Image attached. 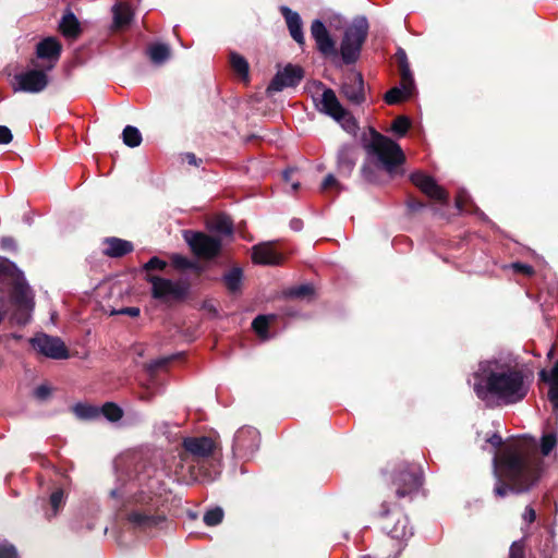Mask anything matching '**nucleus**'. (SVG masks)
Returning <instances> with one entry per match:
<instances>
[{"label": "nucleus", "mask_w": 558, "mask_h": 558, "mask_svg": "<svg viewBox=\"0 0 558 558\" xmlns=\"http://www.w3.org/2000/svg\"><path fill=\"white\" fill-rule=\"evenodd\" d=\"M116 485L109 496L112 507L122 508L134 504L135 508L128 514L133 529L147 531L162 522L163 515L157 512L159 497L153 493L157 483L153 470L147 469L138 453L119 456L114 460Z\"/></svg>", "instance_id": "1"}, {"label": "nucleus", "mask_w": 558, "mask_h": 558, "mask_svg": "<svg viewBox=\"0 0 558 558\" xmlns=\"http://www.w3.org/2000/svg\"><path fill=\"white\" fill-rule=\"evenodd\" d=\"M473 389L486 405L490 407L495 402L508 405L526 397L530 380L519 367L508 362L489 360L478 364L474 373Z\"/></svg>", "instance_id": "2"}, {"label": "nucleus", "mask_w": 558, "mask_h": 558, "mask_svg": "<svg viewBox=\"0 0 558 558\" xmlns=\"http://www.w3.org/2000/svg\"><path fill=\"white\" fill-rule=\"evenodd\" d=\"M495 474L500 471L501 476L510 482L507 485L498 477L495 495L505 497L508 492L517 494L525 493L533 487L539 478L541 459L536 456H530L520 446L514 449H508L501 458L497 456L493 459Z\"/></svg>", "instance_id": "3"}, {"label": "nucleus", "mask_w": 558, "mask_h": 558, "mask_svg": "<svg viewBox=\"0 0 558 558\" xmlns=\"http://www.w3.org/2000/svg\"><path fill=\"white\" fill-rule=\"evenodd\" d=\"M0 283L11 286L10 299L16 306L12 316L20 325H25L29 320L31 312L34 307L33 292L27 284L23 272L16 265L5 257L0 256Z\"/></svg>", "instance_id": "4"}, {"label": "nucleus", "mask_w": 558, "mask_h": 558, "mask_svg": "<svg viewBox=\"0 0 558 558\" xmlns=\"http://www.w3.org/2000/svg\"><path fill=\"white\" fill-rule=\"evenodd\" d=\"M371 141L364 145V148L371 157L376 158L383 169L391 173L397 166L404 161L401 147L374 129H371Z\"/></svg>", "instance_id": "5"}, {"label": "nucleus", "mask_w": 558, "mask_h": 558, "mask_svg": "<svg viewBox=\"0 0 558 558\" xmlns=\"http://www.w3.org/2000/svg\"><path fill=\"white\" fill-rule=\"evenodd\" d=\"M183 451L180 453V460L183 463H190L187 472L191 476H196L194 463H203L211 458L216 450L217 444L207 436H190L182 441Z\"/></svg>", "instance_id": "6"}, {"label": "nucleus", "mask_w": 558, "mask_h": 558, "mask_svg": "<svg viewBox=\"0 0 558 558\" xmlns=\"http://www.w3.org/2000/svg\"><path fill=\"white\" fill-rule=\"evenodd\" d=\"M368 34V22L366 17H356L353 23L345 29L340 52L344 63H354L361 52V48Z\"/></svg>", "instance_id": "7"}, {"label": "nucleus", "mask_w": 558, "mask_h": 558, "mask_svg": "<svg viewBox=\"0 0 558 558\" xmlns=\"http://www.w3.org/2000/svg\"><path fill=\"white\" fill-rule=\"evenodd\" d=\"M381 529L391 538L408 539L413 535V527L408 517L395 505L383 502L379 512Z\"/></svg>", "instance_id": "8"}, {"label": "nucleus", "mask_w": 558, "mask_h": 558, "mask_svg": "<svg viewBox=\"0 0 558 558\" xmlns=\"http://www.w3.org/2000/svg\"><path fill=\"white\" fill-rule=\"evenodd\" d=\"M183 238L192 252L201 258H214L221 250V240L204 232L185 230Z\"/></svg>", "instance_id": "9"}, {"label": "nucleus", "mask_w": 558, "mask_h": 558, "mask_svg": "<svg viewBox=\"0 0 558 558\" xmlns=\"http://www.w3.org/2000/svg\"><path fill=\"white\" fill-rule=\"evenodd\" d=\"M151 286V295L161 301L181 300L187 293V284L182 280H171L154 275H147Z\"/></svg>", "instance_id": "10"}, {"label": "nucleus", "mask_w": 558, "mask_h": 558, "mask_svg": "<svg viewBox=\"0 0 558 558\" xmlns=\"http://www.w3.org/2000/svg\"><path fill=\"white\" fill-rule=\"evenodd\" d=\"M422 473L412 464L402 465L395 474L392 485L398 498L412 497L422 486Z\"/></svg>", "instance_id": "11"}, {"label": "nucleus", "mask_w": 558, "mask_h": 558, "mask_svg": "<svg viewBox=\"0 0 558 558\" xmlns=\"http://www.w3.org/2000/svg\"><path fill=\"white\" fill-rule=\"evenodd\" d=\"M32 65L34 69L15 75L16 86H14V92L37 94L48 86L49 80L46 71L38 69L39 65L36 61H32Z\"/></svg>", "instance_id": "12"}, {"label": "nucleus", "mask_w": 558, "mask_h": 558, "mask_svg": "<svg viewBox=\"0 0 558 558\" xmlns=\"http://www.w3.org/2000/svg\"><path fill=\"white\" fill-rule=\"evenodd\" d=\"M31 343L36 351L49 359L64 360L69 357L64 342L58 337L39 333L31 339Z\"/></svg>", "instance_id": "13"}, {"label": "nucleus", "mask_w": 558, "mask_h": 558, "mask_svg": "<svg viewBox=\"0 0 558 558\" xmlns=\"http://www.w3.org/2000/svg\"><path fill=\"white\" fill-rule=\"evenodd\" d=\"M259 432L251 426L238 429L233 439V451L242 458H251L259 448Z\"/></svg>", "instance_id": "14"}, {"label": "nucleus", "mask_w": 558, "mask_h": 558, "mask_svg": "<svg viewBox=\"0 0 558 558\" xmlns=\"http://www.w3.org/2000/svg\"><path fill=\"white\" fill-rule=\"evenodd\" d=\"M303 78L301 66L288 64L281 71H278L267 87V93L281 92L286 87L296 86Z\"/></svg>", "instance_id": "15"}, {"label": "nucleus", "mask_w": 558, "mask_h": 558, "mask_svg": "<svg viewBox=\"0 0 558 558\" xmlns=\"http://www.w3.org/2000/svg\"><path fill=\"white\" fill-rule=\"evenodd\" d=\"M341 92L343 96L354 105H361L365 101L364 81L359 72H349L343 80Z\"/></svg>", "instance_id": "16"}, {"label": "nucleus", "mask_w": 558, "mask_h": 558, "mask_svg": "<svg viewBox=\"0 0 558 558\" xmlns=\"http://www.w3.org/2000/svg\"><path fill=\"white\" fill-rule=\"evenodd\" d=\"M411 181L428 197L440 203H447L448 194L432 177L422 172H415L411 174Z\"/></svg>", "instance_id": "17"}, {"label": "nucleus", "mask_w": 558, "mask_h": 558, "mask_svg": "<svg viewBox=\"0 0 558 558\" xmlns=\"http://www.w3.org/2000/svg\"><path fill=\"white\" fill-rule=\"evenodd\" d=\"M61 54V45L60 43L52 38L48 37L41 41H39L36 46V56L38 59H44L48 61V65L45 66L46 71H50L54 68Z\"/></svg>", "instance_id": "18"}, {"label": "nucleus", "mask_w": 558, "mask_h": 558, "mask_svg": "<svg viewBox=\"0 0 558 558\" xmlns=\"http://www.w3.org/2000/svg\"><path fill=\"white\" fill-rule=\"evenodd\" d=\"M359 151L354 145H342L337 153V169L341 175L349 177L356 163Z\"/></svg>", "instance_id": "19"}, {"label": "nucleus", "mask_w": 558, "mask_h": 558, "mask_svg": "<svg viewBox=\"0 0 558 558\" xmlns=\"http://www.w3.org/2000/svg\"><path fill=\"white\" fill-rule=\"evenodd\" d=\"M311 35L316 41L317 49L323 54H331L335 52V41L320 20L313 21L311 25Z\"/></svg>", "instance_id": "20"}, {"label": "nucleus", "mask_w": 558, "mask_h": 558, "mask_svg": "<svg viewBox=\"0 0 558 558\" xmlns=\"http://www.w3.org/2000/svg\"><path fill=\"white\" fill-rule=\"evenodd\" d=\"M252 259L259 265H278L281 256L274 250L271 244L264 243L253 247Z\"/></svg>", "instance_id": "21"}, {"label": "nucleus", "mask_w": 558, "mask_h": 558, "mask_svg": "<svg viewBox=\"0 0 558 558\" xmlns=\"http://www.w3.org/2000/svg\"><path fill=\"white\" fill-rule=\"evenodd\" d=\"M291 37L299 44H304V35L300 14L288 7H281Z\"/></svg>", "instance_id": "22"}, {"label": "nucleus", "mask_w": 558, "mask_h": 558, "mask_svg": "<svg viewBox=\"0 0 558 558\" xmlns=\"http://www.w3.org/2000/svg\"><path fill=\"white\" fill-rule=\"evenodd\" d=\"M317 107L322 112L330 116L331 118H335V116H338L339 113L341 114L344 110L335 92L330 88L324 89Z\"/></svg>", "instance_id": "23"}, {"label": "nucleus", "mask_w": 558, "mask_h": 558, "mask_svg": "<svg viewBox=\"0 0 558 558\" xmlns=\"http://www.w3.org/2000/svg\"><path fill=\"white\" fill-rule=\"evenodd\" d=\"M104 254L109 257H122L133 251V244L130 241L119 238H107L104 240Z\"/></svg>", "instance_id": "24"}, {"label": "nucleus", "mask_w": 558, "mask_h": 558, "mask_svg": "<svg viewBox=\"0 0 558 558\" xmlns=\"http://www.w3.org/2000/svg\"><path fill=\"white\" fill-rule=\"evenodd\" d=\"M538 376L542 381L549 384L548 399L553 403L554 410L558 411V361L550 372L542 369Z\"/></svg>", "instance_id": "25"}, {"label": "nucleus", "mask_w": 558, "mask_h": 558, "mask_svg": "<svg viewBox=\"0 0 558 558\" xmlns=\"http://www.w3.org/2000/svg\"><path fill=\"white\" fill-rule=\"evenodd\" d=\"M60 31L66 38H76L81 33V25L73 12L68 11L61 22Z\"/></svg>", "instance_id": "26"}, {"label": "nucleus", "mask_w": 558, "mask_h": 558, "mask_svg": "<svg viewBox=\"0 0 558 558\" xmlns=\"http://www.w3.org/2000/svg\"><path fill=\"white\" fill-rule=\"evenodd\" d=\"M113 12V23L117 27L126 26L133 16L132 10L130 5L125 3H118L112 9Z\"/></svg>", "instance_id": "27"}, {"label": "nucleus", "mask_w": 558, "mask_h": 558, "mask_svg": "<svg viewBox=\"0 0 558 558\" xmlns=\"http://www.w3.org/2000/svg\"><path fill=\"white\" fill-rule=\"evenodd\" d=\"M148 56L155 64H161L170 57V48L165 44L151 45L148 50Z\"/></svg>", "instance_id": "28"}, {"label": "nucleus", "mask_w": 558, "mask_h": 558, "mask_svg": "<svg viewBox=\"0 0 558 558\" xmlns=\"http://www.w3.org/2000/svg\"><path fill=\"white\" fill-rule=\"evenodd\" d=\"M242 269L234 267L223 276V282L230 292H236L242 283Z\"/></svg>", "instance_id": "29"}, {"label": "nucleus", "mask_w": 558, "mask_h": 558, "mask_svg": "<svg viewBox=\"0 0 558 558\" xmlns=\"http://www.w3.org/2000/svg\"><path fill=\"white\" fill-rule=\"evenodd\" d=\"M230 63L233 71L243 80H248V63L247 61L236 52H231Z\"/></svg>", "instance_id": "30"}, {"label": "nucleus", "mask_w": 558, "mask_h": 558, "mask_svg": "<svg viewBox=\"0 0 558 558\" xmlns=\"http://www.w3.org/2000/svg\"><path fill=\"white\" fill-rule=\"evenodd\" d=\"M333 119L339 122L342 129L349 134H355L359 130V124L355 118L345 109L341 114L339 113L338 116H335Z\"/></svg>", "instance_id": "31"}, {"label": "nucleus", "mask_w": 558, "mask_h": 558, "mask_svg": "<svg viewBox=\"0 0 558 558\" xmlns=\"http://www.w3.org/2000/svg\"><path fill=\"white\" fill-rule=\"evenodd\" d=\"M413 89H403V85L396 86L389 89L385 95V101L388 105H395L400 102L402 99L408 98L412 95Z\"/></svg>", "instance_id": "32"}, {"label": "nucleus", "mask_w": 558, "mask_h": 558, "mask_svg": "<svg viewBox=\"0 0 558 558\" xmlns=\"http://www.w3.org/2000/svg\"><path fill=\"white\" fill-rule=\"evenodd\" d=\"M123 415L122 409L112 402H107L99 408V417L104 416L109 422H117Z\"/></svg>", "instance_id": "33"}, {"label": "nucleus", "mask_w": 558, "mask_h": 558, "mask_svg": "<svg viewBox=\"0 0 558 558\" xmlns=\"http://www.w3.org/2000/svg\"><path fill=\"white\" fill-rule=\"evenodd\" d=\"M74 413L82 420L99 418V407L78 403L74 407Z\"/></svg>", "instance_id": "34"}, {"label": "nucleus", "mask_w": 558, "mask_h": 558, "mask_svg": "<svg viewBox=\"0 0 558 558\" xmlns=\"http://www.w3.org/2000/svg\"><path fill=\"white\" fill-rule=\"evenodd\" d=\"M123 143L129 147H137L142 143V134L137 128L128 125L122 132Z\"/></svg>", "instance_id": "35"}, {"label": "nucleus", "mask_w": 558, "mask_h": 558, "mask_svg": "<svg viewBox=\"0 0 558 558\" xmlns=\"http://www.w3.org/2000/svg\"><path fill=\"white\" fill-rule=\"evenodd\" d=\"M271 319H274L272 315H258L252 323L253 329L263 340L269 338L267 329Z\"/></svg>", "instance_id": "36"}, {"label": "nucleus", "mask_w": 558, "mask_h": 558, "mask_svg": "<svg viewBox=\"0 0 558 558\" xmlns=\"http://www.w3.org/2000/svg\"><path fill=\"white\" fill-rule=\"evenodd\" d=\"M558 434L557 432L545 433L541 439V452L543 456H548L551 450L557 446Z\"/></svg>", "instance_id": "37"}, {"label": "nucleus", "mask_w": 558, "mask_h": 558, "mask_svg": "<svg viewBox=\"0 0 558 558\" xmlns=\"http://www.w3.org/2000/svg\"><path fill=\"white\" fill-rule=\"evenodd\" d=\"M64 505V493L62 489H57L50 496L51 513H47V517H56Z\"/></svg>", "instance_id": "38"}, {"label": "nucleus", "mask_w": 558, "mask_h": 558, "mask_svg": "<svg viewBox=\"0 0 558 558\" xmlns=\"http://www.w3.org/2000/svg\"><path fill=\"white\" fill-rule=\"evenodd\" d=\"M223 519V510L220 507L209 509L204 514V522L208 526H215L219 524Z\"/></svg>", "instance_id": "39"}, {"label": "nucleus", "mask_w": 558, "mask_h": 558, "mask_svg": "<svg viewBox=\"0 0 558 558\" xmlns=\"http://www.w3.org/2000/svg\"><path fill=\"white\" fill-rule=\"evenodd\" d=\"M409 128H410V120L404 116H400V117L396 118L391 124V131L399 137L405 135Z\"/></svg>", "instance_id": "40"}, {"label": "nucleus", "mask_w": 558, "mask_h": 558, "mask_svg": "<svg viewBox=\"0 0 558 558\" xmlns=\"http://www.w3.org/2000/svg\"><path fill=\"white\" fill-rule=\"evenodd\" d=\"M401 76V84L403 85V89H413L414 90V80L410 70V65H404L399 69Z\"/></svg>", "instance_id": "41"}, {"label": "nucleus", "mask_w": 558, "mask_h": 558, "mask_svg": "<svg viewBox=\"0 0 558 558\" xmlns=\"http://www.w3.org/2000/svg\"><path fill=\"white\" fill-rule=\"evenodd\" d=\"M215 229L221 234L230 235L232 233V222L229 218H219L216 222Z\"/></svg>", "instance_id": "42"}, {"label": "nucleus", "mask_w": 558, "mask_h": 558, "mask_svg": "<svg viewBox=\"0 0 558 558\" xmlns=\"http://www.w3.org/2000/svg\"><path fill=\"white\" fill-rule=\"evenodd\" d=\"M298 171L295 169H288L283 172V180L290 184L291 192H296L300 186V181L294 179V174Z\"/></svg>", "instance_id": "43"}, {"label": "nucleus", "mask_w": 558, "mask_h": 558, "mask_svg": "<svg viewBox=\"0 0 558 558\" xmlns=\"http://www.w3.org/2000/svg\"><path fill=\"white\" fill-rule=\"evenodd\" d=\"M171 356H168L153 360L146 365V369L148 373L153 374L158 369L162 368L163 366H166L171 361Z\"/></svg>", "instance_id": "44"}, {"label": "nucleus", "mask_w": 558, "mask_h": 558, "mask_svg": "<svg viewBox=\"0 0 558 558\" xmlns=\"http://www.w3.org/2000/svg\"><path fill=\"white\" fill-rule=\"evenodd\" d=\"M312 292H313V289L311 286L302 284V286L291 289L289 292V295L293 296V298L302 299V298H305V296L312 294Z\"/></svg>", "instance_id": "45"}, {"label": "nucleus", "mask_w": 558, "mask_h": 558, "mask_svg": "<svg viewBox=\"0 0 558 558\" xmlns=\"http://www.w3.org/2000/svg\"><path fill=\"white\" fill-rule=\"evenodd\" d=\"M166 266L167 263L165 260L154 256L144 265V270L147 272L155 269L162 270Z\"/></svg>", "instance_id": "46"}, {"label": "nucleus", "mask_w": 558, "mask_h": 558, "mask_svg": "<svg viewBox=\"0 0 558 558\" xmlns=\"http://www.w3.org/2000/svg\"><path fill=\"white\" fill-rule=\"evenodd\" d=\"M0 558H17L16 549L8 542L0 544Z\"/></svg>", "instance_id": "47"}, {"label": "nucleus", "mask_w": 558, "mask_h": 558, "mask_svg": "<svg viewBox=\"0 0 558 558\" xmlns=\"http://www.w3.org/2000/svg\"><path fill=\"white\" fill-rule=\"evenodd\" d=\"M509 558H525L524 545L522 542H513L510 546Z\"/></svg>", "instance_id": "48"}, {"label": "nucleus", "mask_w": 558, "mask_h": 558, "mask_svg": "<svg viewBox=\"0 0 558 558\" xmlns=\"http://www.w3.org/2000/svg\"><path fill=\"white\" fill-rule=\"evenodd\" d=\"M341 186H340V183L336 180L335 175L333 174H328L323 183H322V191H327L329 189H337L339 190Z\"/></svg>", "instance_id": "49"}, {"label": "nucleus", "mask_w": 558, "mask_h": 558, "mask_svg": "<svg viewBox=\"0 0 558 558\" xmlns=\"http://www.w3.org/2000/svg\"><path fill=\"white\" fill-rule=\"evenodd\" d=\"M13 138L11 130L5 125H0V144H9Z\"/></svg>", "instance_id": "50"}, {"label": "nucleus", "mask_w": 558, "mask_h": 558, "mask_svg": "<svg viewBox=\"0 0 558 558\" xmlns=\"http://www.w3.org/2000/svg\"><path fill=\"white\" fill-rule=\"evenodd\" d=\"M50 387L47 385H40L35 389L34 395L37 399L44 400L50 395Z\"/></svg>", "instance_id": "51"}, {"label": "nucleus", "mask_w": 558, "mask_h": 558, "mask_svg": "<svg viewBox=\"0 0 558 558\" xmlns=\"http://www.w3.org/2000/svg\"><path fill=\"white\" fill-rule=\"evenodd\" d=\"M0 246L2 250L15 251L16 243L13 238L4 236L0 241Z\"/></svg>", "instance_id": "52"}, {"label": "nucleus", "mask_w": 558, "mask_h": 558, "mask_svg": "<svg viewBox=\"0 0 558 558\" xmlns=\"http://www.w3.org/2000/svg\"><path fill=\"white\" fill-rule=\"evenodd\" d=\"M512 268L515 269L517 271H520V272H523V274H526V275H532L533 274V268L530 265H526V264L514 263V264H512Z\"/></svg>", "instance_id": "53"}, {"label": "nucleus", "mask_w": 558, "mask_h": 558, "mask_svg": "<svg viewBox=\"0 0 558 558\" xmlns=\"http://www.w3.org/2000/svg\"><path fill=\"white\" fill-rule=\"evenodd\" d=\"M536 518V513H535V510L531 507V506H527L524 510V513H523V519L527 522V523H532L534 522Z\"/></svg>", "instance_id": "54"}, {"label": "nucleus", "mask_w": 558, "mask_h": 558, "mask_svg": "<svg viewBox=\"0 0 558 558\" xmlns=\"http://www.w3.org/2000/svg\"><path fill=\"white\" fill-rule=\"evenodd\" d=\"M119 314L129 315L131 317H137L140 315V308L135 306L124 307L118 312Z\"/></svg>", "instance_id": "55"}, {"label": "nucleus", "mask_w": 558, "mask_h": 558, "mask_svg": "<svg viewBox=\"0 0 558 558\" xmlns=\"http://www.w3.org/2000/svg\"><path fill=\"white\" fill-rule=\"evenodd\" d=\"M397 58L399 62V69H401L404 65H409L407 53L404 52V50L399 49L397 52Z\"/></svg>", "instance_id": "56"}, {"label": "nucleus", "mask_w": 558, "mask_h": 558, "mask_svg": "<svg viewBox=\"0 0 558 558\" xmlns=\"http://www.w3.org/2000/svg\"><path fill=\"white\" fill-rule=\"evenodd\" d=\"M468 195L464 192H461L456 198V206L458 209L462 210L465 206Z\"/></svg>", "instance_id": "57"}, {"label": "nucleus", "mask_w": 558, "mask_h": 558, "mask_svg": "<svg viewBox=\"0 0 558 558\" xmlns=\"http://www.w3.org/2000/svg\"><path fill=\"white\" fill-rule=\"evenodd\" d=\"M487 442H489L494 448H499L502 445V438L498 434L492 435Z\"/></svg>", "instance_id": "58"}, {"label": "nucleus", "mask_w": 558, "mask_h": 558, "mask_svg": "<svg viewBox=\"0 0 558 558\" xmlns=\"http://www.w3.org/2000/svg\"><path fill=\"white\" fill-rule=\"evenodd\" d=\"M184 158L189 162V165L198 166L197 158L193 153H186L184 155Z\"/></svg>", "instance_id": "59"}, {"label": "nucleus", "mask_w": 558, "mask_h": 558, "mask_svg": "<svg viewBox=\"0 0 558 558\" xmlns=\"http://www.w3.org/2000/svg\"><path fill=\"white\" fill-rule=\"evenodd\" d=\"M290 226L293 230L300 231L303 227V222L300 219H293L291 220Z\"/></svg>", "instance_id": "60"}, {"label": "nucleus", "mask_w": 558, "mask_h": 558, "mask_svg": "<svg viewBox=\"0 0 558 558\" xmlns=\"http://www.w3.org/2000/svg\"><path fill=\"white\" fill-rule=\"evenodd\" d=\"M408 206H409L412 210H417V209H420V208H422V207H423V204H422V203H420V202H416V201H410V202L408 203Z\"/></svg>", "instance_id": "61"}, {"label": "nucleus", "mask_w": 558, "mask_h": 558, "mask_svg": "<svg viewBox=\"0 0 558 558\" xmlns=\"http://www.w3.org/2000/svg\"><path fill=\"white\" fill-rule=\"evenodd\" d=\"M184 262H185V260H184L182 257H179V256H175V257H174V263H175L177 265H180V266H181V265H184Z\"/></svg>", "instance_id": "62"}, {"label": "nucleus", "mask_w": 558, "mask_h": 558, "mask_svg": "<svg viewBox=\"0 0 558 558\" xmlns=\"http://www.w3.org/2000/svg\"><path fill=\"white\" fill-rule=\"evenodd\" d=\"M554 352H555V345H551V348L549 349V351L547 353V357L551 359L554 356Z\"/></svg>", "instance_id": "63"}]
</instances>
